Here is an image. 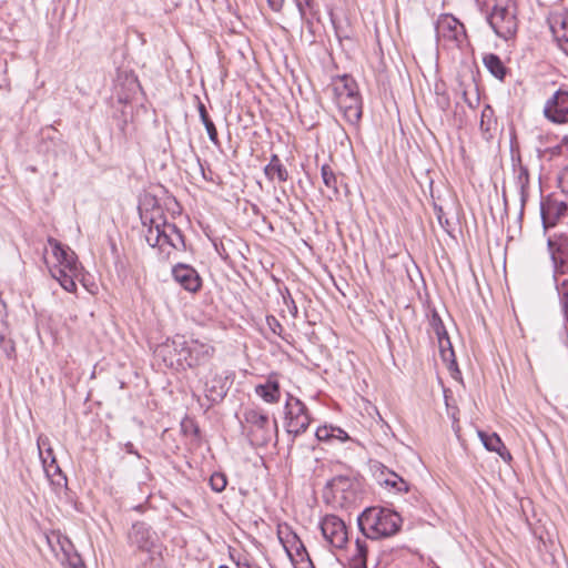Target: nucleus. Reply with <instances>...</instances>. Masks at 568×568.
Here are the masks:
<instances>
[{
	"mask_svg": "<svg viewBox=\"0 0 568 568\" xmlns=\"http://www.w3.org/2000/svg\"><path fill=\"white\" fill-rule=\"evenodd\" d=\"M163 349L174 353L179 366L190 368L205 365L215 354V348L209 343L195 338L186 339L183 335H175L168 339Z\"/></svg>",
	"mask_w": 568,
	"mask_h": 568,
	"instance_id": "f257e3e1",
	"label": "nucleus"
},
{
	"mask_svg": "<svg viewBox=\"0 0 568 568\" xmlns=\"http://www.w3.org/2000/svg\"><path fill=\"white\" fill-rule=\"evenodd\" d=\"M357 523L366 538L378 539L395 535L402 526V518L390 509L371 507L359 515Z\"/></svg>",
	"mask_w": 568,
	"mask_h": 568,
	"instance_id": "f03ea898",
	"label": "nucleus"
},
{
	"mask_svg": "<svg viewBox=\"0 0 568 568\" xmlns=\"http://www.w3.org/2000/svg\"><path fill=\"white\" fill-rule=\"evenodd\" d=\"M48 244L50 245L52 255L57 261L55 264L51 266L48 265L51 276L55 278L67 292H75L77 284L74 278L80 274L77 255L74 252L70 251L69 247L63 246L53 237L48 239ZM45 262L48 261L45 260Z\"/></svg>",
	"mask_w": 568,
	"mask_h": 568,
	"instance_id": "7ed1b4c3",
	"label": "nucleus"
},
{
	"mask_svg": "<svg viewBox=\"0 0 568 568\" xmlns=\"http://www.w3.org/2000/svg\"><path fill=\"white\" fill-rule=\"evenodd\" d=\"M333 91L345 120L356 125L362 118V99L355 80L349 75H343L334 84Z\"/></svg>",
	"mask_w": 568,
	"mask_h": 568,
	"instance_id": "20e7f679",
	"label": "nucleus"
},
{
	"mask_svg": "<svg viewBox=\"0 0 568 568\" xmlns=\"http://www.w3.org/2000/svg\"><path fill=\"white\" fill-rule=\"evenodd\" d=\"M436 39L446 48H460L466 41V30L452 14H442L435 26Z\"/></svg>",
	"mask_w": 568,
	"mask_h": 568,
	"instance_id": "39448f33",
	"label": "nucleus"
},
{
	"mask_svg": "<svg viewBox=\"0 0 568 568\" xmlns=\"http://www.w3.org/2000/svg\"><path fill=\"white\" fill-rule=\"evenodd\" d=\"M488 23L499 38L510 39L516 34L518 27L515 8L496 3L488 16Z\"/></svg>",
	"mask_w": 568,
	"mask_h": 568,
	"instance_id": "423d86ee",
	"label": "nucleus"
},
{
	"mask_svg": "<svg viewBox=\"0 0 568 568\" xmlns=\"http://www.w3.org/2000/svg\"><path fill=\"white\" fill-rule=\"evenodd\" d=\"M244 420L248 425V438L255 446L266 445L272 437L268 415L260 408L246 409Z\"/></svg>",
	"mask_w": 568,
	"mask_h": 568,
	"instance_id": "0eeeda50",
	"label": "nucleus"
},
{
	"mask_svg": "<svg viewBox=\"0 0 568 568\" xmlns=\"http://www.w3.org/2000/svg\"><path fill=\"white\" fill-rule=\"evenodd\" d=\"M318 528L326 545L331 549H343L348 541V532L345 523L336 515H325Z\"/></svg>",
	"mask_w": 568,
	"mask_h": 568,
	"instance_id": "6e6552de",
	"label": "nucleus"
},
{
	"mask_svg": "<svg viewBox=\"0 0 568 568\" xmlns=\"http://www.w3.org/2000/svg\"><path fill=\"white\" fill-rule=\"evenodd\" d=\"M277 537L292 561H306L310 565H312L306 547L304 546L303 541L300 539L297 534L294 532L288 525L278 526Z\"/></svg>",
	"mask_w": 568,
	"mask_h": 568,
	"instance_id": "1a4fd4ad",
	"label": "nucleus"
},
{
	"mask_svg": "<svg viewBox=\"0 0 568 568\" xmlns=\"http://www.w3.org/2000/svg\"><path fill=\"white\" fill-rule=\"evenodd\" d=\"M200 382L203 384L204 396L211 404L220 403L225 397L229 389L226 376L210 368L207 374L200 377Z\"/></svg>",
	"mask_w": 568,
	"mask_h": 568,
	"instance_id": "9d476101",
	"label": "nucleus"
},
{
	"mask_svg": "<svg viewBox=\"0 0 568 568\" xmlns=\"http://www.w3.org/2000/svg\"><path fill=\"white\" fill-rule=\"evenodd\" d=\"M544 115L552 123H568V91L557 90L545 103Z\"/></svg>",
	"mask_w": 568,
	"mask_h": 568,
	"instance_id": "9b49d317",
	"label": "nucleus"
},
{
	"mask_svg": "<svg viewBox=\"0 0 568 568\" xmlns=\"http://www.w3.org/2000/svg\"><path fill=\"white\" fill-rule=\"evenodd\" d=\"M548 247L554 264V280L568 271V234H560L554 240H548Z\"/></svg>",
	"mask_w": 568,
	"mask_h": 568,
	"instance_id": "f8f14e48",
	"label": "nucleus"
},
{
	"mask_svg": "<svg viewBox=\"0 0 568 568\" xmlns=\"http://www.w3.org/2000/svg\"><path fill=\"white\" fill-rule=\"evenodd\" d=\"M128 538L131 546L144 552H152L158 539L151 527L142 521L132 525Z\"/></svg>",
	"mask_w": 568,
	"mask_h": 568,
	"instance_id": "ddd939ff",
	"label": "nucleus"
},
{
	"mask_svg": "<svg viewBox=\"0 0 568 568\" xmlns=\"http://www.w3.org/2000/svg\"><path fill=\"white\" fill-rule=\"evenodd\" d=\"M285 419L286 430L288 435H293V437L306 432L311 423V417L305 404L297 403L293 405V408L285 410Z\"/></svg>",
	"mask_w": 568,
	"mask_h": 568,
	"instance_id": "4468645a",
	"label": "nucleus"
},
{
	"mask_svg": "<svg viewBox=\"0 0 568 568\" xmlns=\"http://www.w3.org/2000/svg\"><path fill=\"white\" fill-rule=\"evenodd\" d=\"M540 215L545 227L554 226L560 217L568 216V204L548 196L540 202Z\"/></svg>",
	"mask_w": 568,
	"mask_h": 568,
	"instance_id": "2eb2a0df",
	"label": "nucleus"
},
{
	"mask_svg": "<svg viewBox=\"0 0 568 568\" xmlns=\"http://www.w3.org/2000/svg\"><path fill=\"white\" fill-rule=\"evenodd\" d=\"M548 22L558 47L568 55V12L565 10L552 12Z\"/></svg>",
	"mask_w": 568,
	"mask_h": 568,
	"instance_id": "dca6fc26",
	"label": "nucleus"
},
{
	"mask_svg": "<svg viewBox=\"0 0 568 568\" xmlns=\"http://www.w3.org/2000/svg\"><path fill=\"white\" fill-rule=\"evenodd\" d=\"M173 278L186 291L197 292L202 286L199 273L190 265L178 264L172 270Z\"/></svg>",
	"mask_w": 568,
	"mask_h": 568,
	"instance_id": "f3484780",
	"label": "nucleus"
},
{
	"mask_svg": "<svg viewBox=\"0 0 568 568\" xmlns=\"http://www.w3.org/2000/svg\"><path fill=\"white\" fill-rule=\"evenodd\" d=\"M255 394L265 403L276 404L281 398V387L276 374H271L264 384L255 386Z\"/></svg>",
	"mask_w": 568,
	"mask_h": 568,
	"instance_id": "a211bd4d",
	"label": "nucleus"
},
{
	"mask_svg": "<svg viewBox=\"0 0 568 568\" xmlns=\"http://www.w3.org/2000/svg\"><path fill=\"white\" fill-rule=\"evenodd\" d=\"M145 240L152 247L162 246L164 244H169L173 247H176L175 240L171 235L164 233L161 226V222L158 221L155 217L151 219V224L145 234Z\"/></svg>",
	"mask_w": 568,
	"mask_h": 568,
	"instance_id": "6ab92c4d",
	"label": "nucleus"
},
{
	"mask_svg": "<svg viewBox=\"0 0 568 568\" xmlns=\"http://www.w3.org/2000/svg\"><path fill=\"white\" fill-rule=\"evenodd\" d=\"M514 172H515V184L519 190L520 202L524 206L529 197V172L528 169L521 164L520 158L517 160L513 159Z\"/></svg>",
	"mask_w": 568,
	"mask_h": 568,
	"instance_id": "aec40b11",
	"label": "nucleus"
},
{
	"mask_svg": "<svg viewBox=\"0 0 568 568\" xmlns=\"http://www.w3.org/2000/svg\"><path fill=\"white\" fill-rule=\"evenodd\" d=\"M478 436L487 450L497 453L505 462L511 460L509 450L496 433L487 434L479 430Z\"/></svg>",
	"mask_w": 568,
	"mask_h": 568,
	"instance_id": "412c9836",
	"label": "nucleus"
},
{
	"mask_svg": "<svg viewBox=\"0 0 568 568\" xmlns=\"http://www.w3.org/2000/svg\"><path fill=\"white\" fill-rule=\"evenodd\" d=\"M0 348L8 358H14L16 346L10 337L9 325L6 321L4 305H0Z\"/></svg>",
	"mask_w": 568,
	"mask_h": 568,
	"instance_id": "4be33fe9",
	"label": "nucleus"
},
{
	"mask_svg": "<svg viewBox=\"0 0 568 568\" xmlns=\"http://www.w3.org/2000/svg\"><path fill=\"white\" fill-rule=\"evenodd\" d=\"M264 174L270 181L277 180L280 183H284L288 180V171L277 154L271 156L268 164L264 168Z\"/></svg>",
	"mask_w": 568,
	"mask_h": 568,
	"instance_id": "5701e85b",
	"label": "nucleus"
},
{
	"mask_svg": "<svg viewBox=\"0 0 568 568\" xmlns=\"http://www.w3.org/2000/svg\"><path fill=\"white\" fill-rule=\"evenodd\" d=\"M321 175L323 183L327 190V197L329 200L337 199L339 195L338 178L328 164H323L321 168Z\"/></svg>",
	"mask_w": 568,
	"mask_h": 568,
	"instance_id": "b1692460",
	"label": "nucleus"
},
{
	"mask_svg": "<svg viewBox=\"0 0 568 568\" xmlns=\"http://www.w3.org/2000/svg\"><path fill=\"white\" fill-rule=\"evenodd\" d=\"M43 469L47 474V477L50 479L53 486H55L59 489L67 487V476L62 473L61 468L59 467L55 457H52L50 465L43 467Z\"/></svg>",
	"mask_w": 568,
	"mask_h": 568,
	"instance_id": "393cba45",
	"label": "nucleus"
},
{
	"mask_svg": "<svg viewBox=\"0 0 568 568\" xmlns=\"http://www.w3.org/2000/svg\"><path fill=\"white\" fill-rule=\"evenodd\" d=\"M197 111H199V114H200V119H201L203 125L205 126V130L207 132L210 141L215 146H219L220 145V140H219V135H217V130L215 128V124L213 123V121L209 116V113L206 111L205 105L201 101H199Z\"/></svg>",
	"mask_w": 568,
	"mask_h": 568,
	"instance_id": "a878e982",
	"label": "nucleus"
},
{
	"mask_svg": "<svg viewBox=\"0 0 568 568\" xmlns=\"http://www.w3.org/2000/svg\"><path fill=\"white\" fill-rule=\"evenodd\" d=\"M483 62L487 70L498 80H504L506 75V67L497 54L488 53L483 58Z\"/></svg>",
	"mask_w": 568,
	"mask_h": 568,
	"instance_id": "bb28decb",
	"label": "nucleus"
},
{
	"mask_svg": "<svg viewBox=\"0 0 568 568\" xmlns=\"http://www.w3.org/2000/svg\"><path fill=\"white\" fill-rule=\"evenodd\" d=\"M555 282L556 291L559 298L560 311L562 313L565 324H568V278L561 282H558L557 278L555 280Z\"/></svg>",
	"mask_w": 568,
	"mask_h": 568,
	"instance_id": "cd10ccee",
	"label": "nucleus"
},
{
	"mask_svg": "<svg viewBox=\"0 0 568 568\" xmlns=\"http://www.w3.org/2000/svg\"><path fill=\"white\" fill-rule=\"evenodd\" d=\"M429 325L432 327L433 333L436 335L438 339V346L443 348V342L448 343V334L442 318L436 312L432 314Z\"/></svg>",
	"mask_w": 568,
	"mask_h": 568,
	"instance_id": "c85d7f7f",
	"label": "nucleus"
},
{
	"mask_svg": "<svg viewBox=\"0 0 568 568\" xmlns=\"http://www.w3.org/2000/svg\"><path fill=\"white\" fill-rule=\"evenodd\" d=\"M39 455L42 462L43 467L50 465L52 457H55L53 454V449L50 445V440L47 436L40 435L37 440Z\"/></svg>",
	"mask_w": 568,
	"mask_h": 568,
	"instance_id": "c756f323",
	"label": "nucleus"
},
{
	"mask_svg": "<svg viewBox=\"0 0 568 568\" xmlns=\"http://www.w3.org/2000/svg\"><path fill=\"white\" fill-rule=\"evenodd\" d=\"M495 124H496V120L494 116V110L489 105H486L481 111L480 124H479L480 130L484 132L486 139L491 138L490 132Z\"/></svg>",
	"mask_w": 568,
	"mask_h": 568,
	"instance_id": "7c9ffc66",
	"label": "nucleus"
},
{
	"mask_svg": "<svg viewBox=\"0 0 568 568\" xmlns=\"http://www.w3.org/2000/svg\"><path fill=\"white\" fill-rule=\"evenodd\" d=\"M384 481L387 486L395 488L397 491L409 490L407 481L393 471H389V477L385 478Z\"/></svg>",
	"mask_w": 568,
	"mask_h": 568,
	"instance_id": "2f4dec72",
	"label": "nucleus"
},
{
	"mask_svg": "<svg viewBox=\"0 0 568 568\" xmlns=\"http://www.w3.org/2000/svg\"><path fill=\"white\" fill-rule=\"evenodd\" d=\"M294 2L297 7L301 20L308 22L307 14L313 11L314 0H294Z\"/></svg>",
	"mask_w": 568,
	"mask_h": 568,
	"instance_id": "473e14b6",
	"label": "nucleus"
},
{
	"mask_svg": "<svg viewBox=\"0 0 568 568\" xmlns=\"http://www.w3.org/2000/svg\"><path fill=\"white\" fill-rule=\"evenodd\" d=\"M226 484H227L226 476L222 473H214L210 477V486L216 493L223 491L226 487Z\"/></svg>",
	"mask_w": 568,
	"mask_h": 568,
	"instance_id": "72a5a7b5",
	"label": "nucleus"
},
{
	"mask_svg": "<svg viewBox=\"0 0 568 568\" xmlns=\"http://www.w3.org/2000/svg\"><path fill=\"white\" fill-rule=\"evenodd\" d=\"M439 352H440L442 358L445 362H450L452 364H456L455 353H454V349H453V346H452V343H450L449 338H448V343L447 342H443V348L439 347Z\"/></svg>",
	"mask_w": 568,
	"mask_h": 568,
	"instance_id": "f704fd0d",
	"label": "nucleus"
},
{
	"mask_svg": "<svg viewBox=\"0 0 568 568\" xmlns=\"http://www.w3.org/2000/svg\"><path fill=\"white\" fill-rule=\"evenodd\" d=\"M161 226H162V230L164 231V233H166L168 235H171L175 240L176 244L179 242H182V234L175 224L168 223V222L163 221V222H161Z\"/></svg>",
	"mask_w": 568,
	"mask_h": 568,
	"instance_id": "c9c22d12",
	"label": "nucleus"
},
{
	"mask_svg": "<svg viewBox=\"0 0 568 568\" xmlns=\"http://www.w3.org/2000/svg\"><path fill=\"white\" fill-rule=\"evenodd\" d=\"M315 436L321 442H331L333 440L334 433L332 432V426H321L316 429Z\"/></svg>",
	"mask_w": 568,
	"mask_h": 568,
	"instance_id": "e433bc0d",
	"label": "nucleus"
},
{
	"mask_svg": "<svg viewBox=\"0 0 568 568\" xmlns=\"http://www.w3.org/2000/svg\"><path fill=\"white\" fill-rule=\"evenodd\" d=\"M266 324L273 334L282 337V333L284 329H283L280 321L275 316H273V315L266 316Z\"/></svg>",
	"mask_w": 568,
	"mask_h": 568,
	"instance_id": "4c0bfd02",
	"label": "nucleus"
},
{
	"mask_svg": "<svg viewBox=\"0 0 568 568\" xmlns=\"http://www.w3.org/2000/svg\"><path fill=\"white\" fill-rule=\"evenodd\" d=\"M64 556L69 568H85L84 562L79 555H69L64 551Z\"/></svg>",
	"mask_w": 568,
	"mask_h": 568,
	"instance_id": "58836bf2",
	"label": "nucleus"
},
{
	"mask_svg": "<svg viewBox=\"0 0 568 568\" xmlns=\"http://www.w3.org/2000/svg\"><path fill=\"white\" fill-rule=\"evenodd\" d=\"M284 304L287 306L288 313L292 317L296 318L298 316V308L295 304V301L292 298L291 294L287 292L286 295H283Z\"/></svg>",
	"mask_w": 568,
	"mask_h": 568,
	"instance_id": "ea45409f",
	"label": "nucleus"
},
{
	"mask_svg": "<svg viewBox=\"0 0 568 568\" xmlns=\"http://www.w3.org/2000/svg\"><path fill=\"white\" fill-rule=\"evenodd\" d=\"M353 555L357 557H364L367 559V542L365 539H356L355 552Z\"/></svg>",
	"mask_w": 568,
	"mask_h": 568,
	"instance_id": "a19ab883",
	"label": "nucleus"
},
{
	"mask_svg": "<svg viewBox=\"0 0 568 568\" xmlns=\"http://www.w3.org/2000/svg\"><path fill=\"white\" fill-rule=\"evenodd\" d=\"M366 560L367 559L364 557H357L352 555L348 561V568H367Z\"/></svg>",
	"mask_w": 568,
	"mask_h": 568,
	"instance_id": "79ce46f5",
	"label": "nucleus"
},
{
	"mask_svg": "<svg viewBox=\"0 0 568 568\" xmlns=\"http://www.w3.org/2000/svg\"><path fill=\"white\" fill-rule=\"evenodd\" d=\"M332 432L334 433L333 440L337 439V440L344 443L349 439L347 433L339 427L332 426Z\"/></svg>",
	"mask_w": 568,
	"mask_h": 568,
	"instance_id": "37998d69",
	"label": "nucleus"
},
{
	"mask_svg": "<svg viewBox=\"0 0 568 568\" xmlns=\"http://www.w3.org/2000/svg\"><path fill=\"white\" fill-rule=\"evenodd\" d=\"M559 184L561 190L568 193V165L561 171L559 175Z\"/></svg>",
	"mask_w": 568,
	"mask_h": 568,
	"instance_id": "c03bdc74",
	"label": "nucleus"
},
{
	"mask_svg": "<svg viewBox=\"0 0 568 568\" xmlns=\"http://www.w3.org/2000/svg\"><path fill=\"white\" fill-rule=\"evenodd\" d=\"M297 403V404H304L300 398L293 396L292 394H287V398H286V402H285V406H284V409L287 410V409H291L293 408V405Z\"/></svg>",
	"mask_w": 568,
	"mask_h": 568,
	"instance_id": "a18cd8bd",
	"label": "nucleus"
},
{
	"mask_svg": "<svg viewBox=\"0 0 568 568\" xmlns=\"http://www.w3.org/2000/svg\"><path fill=\"white\" fill-rule=\"evenodd\" d=\"M284 1L285 0H267V4L273 11L280 12L284 6Z\"/></svg>",
	"mask_w": 568,
	"mask_h": 568,
	"instance_id": "49530a36",
	"label": "nucleus"
},
{
	"mask_svg": "<svg viewBox=\"0 0 568 568\" xmlns=\"http://www.w3.org/2000/svg\"><path fill=\"white\" fill-rule=\"evenodd\" d=\"M435 210H436V215H437V220L439 222V224L446 229V226L449 224L448 223V220L444 217V212H443V209L442 207H438V206H435Z\"/></svg>",
	"mask_w": 568,
	"mask_h": 568,
	"instance_id": "de8ad7c7",
	"label": "nucleus"
},
{
	"mask_svg": "<svg viewBox=\"0 0 568 568\" xmlns=\"http://www.w3.org/2000/svg\"><path fill=\"white\" fill-rule=\"evenodd\" d=\"M342 483H347V479L343 478V477H338V478H334L332 481H331V486L332 487H335L337 486V484H342Z\"/></svg>",
	"mask_w": 568,
	"mask_h": 568,
	"instance_id": "09e8293b",
	"label": "nucleus"
},
{
	"mask_svg": "<svg viewBox=\"0 0 568 568\" xmlns=\"http://www.w3.org/2000/svg\"><path fill=\"white\" fill-rule=\"evenodd\" d=\"M237 568H252L248 564H240L236 565Z\"/></svg>",
	"mask_w": 568,
	"mask_h": 568,
	"instance_id": "8fccbe9b",
	"label": "nucleus"
},
{
	"mask_svg": "<svg viewBox=\"0 0 568 568\" xmlns=\"http://www.w3.org/2000/svg\"><path fill=\"white\" fill-rule=\"evenodd\" d=\"M126 447H128V452H129V453H134V452H133V445H132V444H128V445H126Z\"/></svg>",
	"mask_w": 568,
	"mask_h": 568,
	"instance_id": "3c124183",
	"label": "nucleus"
},
{
	"mask_svg": "<svg viewBox=\"0 0 568 568\" xmlns=\"http://www.w3.org/2000/svg\"><path fill=\"white\" fill-rule=\"evenodd\" d=\"M562 143H564V144H568V135H565V136L562 138Z\"/></svg>",
	"mask_w": 568,
	"mask_h": 568,
	"instance_id": "603ef678",
	"label": "nucleus"
},
{
	"mask_svg": "<svg viewBox=\"0 0 568 568\" xmlns=\"http://www.w3.org/2000/svg\"><path fill=\"white\" fill-rule=\"evenodd\" d=\"M565 331H566V335H567V344H568V324H565Z\"/></svg>",
	"mask_w": 568,
	"mask_h": 568,
	"instance_id": "864d4df0",
	"label": "nucleus"
},
{
	"mask_svg": "<svg viewBox=\"0 0 568 568\" xmlns=\"http://www.w3.org/2000/svg\"><path fill=\"white\" fill-rule=\"evenodd\" d=\"M274 429H275V432L277 433V423H276V419H274Z\"/></svg>",
	"mask_w": 568,
	"mask_h": 568,
	"instance_id": "5fc2aeb1",
	"label": "nucleus"
},
{
	"mask_svg": "<svg viewBox=\"0 0 568 568\" xmlns=\"http://www.w3.org/2000/svg\"><path fill=\"white\" fill-rule=\"evenodd\" d=\"M48 542L52 546V537H48Z\"/></svg>",
	"mask_w": 568,
	"mask_h": 568,
	"instance_id": "6e6d98bb",
	"label": "nucleus"
},
{
	"mask_svg": "<svg viewBox=\"0 0 568 568\" xmlns=\"http://www.w3.org/2000/svg\"><path fill=\"white\" fill-rule=\"evenodd\" d=\"M219 568H229V567H227V566L222 565V566H220Z\"/></svg>",
	"mask_w": 568,
	"mask_h": 568,
	"instance_id": "4d7b16f0",
	"label": "nucleus"
}]
</instances>
